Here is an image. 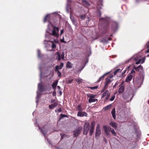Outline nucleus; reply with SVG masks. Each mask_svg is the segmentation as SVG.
<instances>
[{"instance_id": "nucleus-55", "label": "nucleus", "mask_w": 149, "mask_h": 149, "mask_svg": "<svg viewBox=\"0 0 149 149\" xmlns=\"http://www.w3.org/2000/svg\"><path fill=\"white\" fill-rule=\"evenodd\" d=\"M126 70H125L124 72H123L122 73V75H123V74L126 72Z\"/></svg>"}, {"instance_id": "nucleus-4", "label": "nucleus", "mask_w": 149, "mask_h": 149, "mask_svg": "<svg viewBox=\"0 0 149 149\" xmlns=\"http://www.w3.org/2000/svg\"><path fill=\"white\" fill-rule=\"evenodd\" d=\"M88 97H89L88 99V102L90 103L97 101V99H95V95L91 94H89L87 95Z\"/></svg>"}, {"instance_id": "nucleus-40", "label": "nucleus", "mask_w": 149, "mask_h": 149, "mask_svg": "<svg viewBox=\"0 0 149 149\" xmlns=\"http://www.w3.org/2000/svg\"><path fill=\"white\" fill-rule=\"evenodd\" d=\"M141 59H140L139 60L137 61H136V64H139L141 62Z\"/></svg>"}, {"instance_id": "nucleus-56", "label": "nucleus", "mask_w": 149, "mask_h": 149, "mask_svg": "<svg viewBox=\"0 0 149 149\" xmlns=\"http://www.w3.org/2000/svg\"><path fill=\"white\" fill-rule=\"evenodd\" d=\"M99 16H100V17L101 15V13L100 11H99Z\"/></svg>"}, {"instance_id": "nucleus-5", "label": "nucleus", "mask_w": 149, "mask_h": 149, "mask_svg": "<svg viewBox=\"0 0 149 149\" xmlns=\"http://www.w3.org/2000/svg\"><path fill=\"white\" fill-rule=\"evenodd\" d=\"M89 123L88 122H86L84 126L83 134L86 135L89 130Z\"/></svg>"}, {"instance_id": "nucleus-23", "label": "nucleus", "mask_w": 149, "mask_h": 149, "mask_svg": "<svg viewBox=\"0 0 149 149\" xmlns=\"http://www.w3.org/2000/svg\"><path fill=\"white\" fill-rule=\"evenodd\" d=\"M77 109L79 111H81L82 110V109L81 108V104H80L78 105L76 107Z\"/></svg>"}, {"instance_id": "nucleus-51", "label": "nucleus", "mask_w": 149, "mask_h": 149, "mask_svg": "<svg viewBox=\"0 0 149 149\" xmlns=\"http://www.w3.org/2000/svg\"><path fill=\"white\" fill-rule=\"evenodd\" d=\"M144 62V60L143 59H142V60L141 59V63H143Z\"/></svg>"}, {"instance_id": "nucleus-39", "label": "nucleus", "mask_w": 149, "mask_h": 149, "mask_svg": "<svg viewBox=\"0 0 149 149\" xmlns=\"http://www.w3.org/2000/svg\"><path fill=\"white\" fill-rule=\"evenodd\" d=\"M63 63L62 62H61L60 63V69H62L63 67Z\"/></svg>"}, {"instance_id": "nucleus-52", "label": "nucleus", "mask_w": 149, "mask_h": 149, "mask_svg": "<svg viewBox=\"0 0 149 149\" xmlns=\"http://www.w3.org/2000/svg\"><path fill=\"white\" fill-rule=\"evenodd\" d=\"M58 111L59 112H61L62 111V109L61 108H60L58 110Z\"/></svg>"}, {"instance_id": "nucleus-44", "label": "nucleus", "mask_w": 149, "mask_h": 149, "mask_svg": "<svg viewBox=\"0 0 149 149\" xmlns=\"http://www.w3.org/2000/svg\"><path fill=\"white\" fill-rule=\"evenodd\" d=\"M146 46L147 48H149V41L146 43Z\"/></svg>"}, {"instance_id": "nucleus-45", "label": "nucleus", "mask_w": 149, "mask_h": 149, "mask_svg": "<svg viewBox=\"0 0 149 149\" xmlns=\"http://www.w3.org/2000/svg\"><path fill=\"white\" fill-rule=\"evenodd\" d=\"M55 100L54 99H52L50 100V102L52 103L55 101Z\"/></svg>"}, {"instance_id": "nucleus-28", "label": "nucleus", "mask_w": 149, "mask_h": 149, "mask_svg": "<svg viewBox=\"0 0 149 149\" xmlns=\"http://www.w3.org/2000/svg\"><path fill=\"white\" fill-rule=\"evenodd\" d=\"M111 104H110L108 105H107V106H106L105 107H104L103 108V109L104 111H106V110H108L111 107Z\"/></svg>"}, {"instance_id": "nucleus-31", "label": "nucleus", "mask_w": 149, "mask_h": 149, "mask_svg": "<svg viewBox=\"0 0 149 149\" xmlns=\"http://www.w3.org/2000/svg\"><path fill=\"white\" fill-rule=\"evenodd\" d=\"M60 118H62L64 117L68 118V116L66 115L63 114L62 113L60 115Z\"/></svg>"}, {"instance_id": "nucleus-48", "label": "nucleus", "mask_w": 149, "mask_h": 149, "mask_svg": "<svg viewBox=\"0 0 149 149\" xmlns=\"http://www.w3.org/2000/svg\"><path fill=\"white\" fill-rule=\"evenodd\" d=\"M59 93L60 95H61L62 94V92L61 90H58Z\"/></svg>"}, {"instance_id": "nucleus-16", "label": "nucleus", "mask_w": 149, "mask_h": 149, "mask_svg": "<svg viewBox=\"0 0 149 149\" xmlns=\"http://www.w3.org/2000/svg\"><path fill=\"white\" fill-rule=\"evenodd\" d=\"M82 3L83 5H84L85 6L88 7L90 6V4L86 0H82Z\"/></svg>"}, {"instance_id": "nucleus-12", "label": "nucleus", "mask_w": 149, "mask_h": 149, "mask_svg": "<svg viewBox=\"0 0 149 149\" xmlns=\"http://www.w3.org/2000/svg\"><path fill=\"white\" fill-rule=\"evenodd\" d=\"M110 125L113 127L115 129H117L118 124L114 122H111L109 123Z\"/></svg>"}, {"instance_id": "nucleus-41", "label": "nucleus", "mask_w": 149, "mask_h": 149, "mask_svg": "<svg viewBox=\"0 0 149 149\" xmlns=\"http://www.w3.org/2000/svg\"><path fill=\"white\" fill-rule=\"evenodd\" d=\"M118 81H117L116 82V83L113 86V88H115L116 86L118 85Z\"/></svg>"}, {"instance_id": "nucleus-35", "label": "nucleus", "mask_w": 149, "mask_h": 149, "mask_svg": "<svg viewBox=\"0 0 149 149\" xmlns=\"http://www.w3.org/2000/svg\"><path fill=\"white\" fill-rule=\"evenodd\" d=\"M56 72H57V74L58 75V77H61V73L59 71H57Z\"/></svg>"}, {"instance_id": "nucleus-33", "label": "nucleus", "mask_w": 149, "mask_h": 149, "mask_svg": "<svg viewBox=\"0 0 149 149\" xmlns=\"http://www.w3.org/2000/svg\"><path fill=\"white\" fill-rule=\"evenodd\" d=\"M51 47L52 49H55L56 47V45L54 43L52 42Z\"/></svg>"}, {"instance_id": "nucleus-60", "label": "nucleus", "mask_w": 149, "mask_h": 149, "mask_svg": "<svg viewBox=\"0 0 149 149\" xmlns=\"http://www.w3.org/2000/svg\"><path fill=\"white\" fill-rule=\"evenodd\" d=\"M54 94H55V93H54V94H53V95H54Z\"/></svg>"}, {"instance_id": "nucleus-7", "label": "nucleus", "mask_w": 149, "mask_h": 149, "mask_svg": "<svg viewBox=\"0 0 149 149\" xmlns=\"http://www.w3.org/2000/svg\"><path fill=\"white\" fill-rule=\"evenodd\" d=\"M38 89L40 92H43L47 91L48 89V87H47L45 88L43 86L41 83H39L38 84Z\"/></svg>"}, {"instance_id": "nucleus-43", "label": "nucleus", "mask_w": 149, "mask_h": 149, "mask_svg": "<svg viewBox=\"0 0 149 149\" xmlns=\"http://www.w3.org/2000/svg\"><path fill=\"white\" fill-rule=\"evenodd\" d=\"M137 67H135V66H134L133 68V69L135 70L136 71H139V68H137V69H136Z\"/></svg>"}, {"instance_id": "nucleus-32", "label": "nucleus", "mask_w": 149, "mask_h": 149, "mask_svg": "<svg viewBox=\"0 0 149 149\" xmlns=\"http://www.w3.org/2000/svg\"><path fill=\"white\" fill-rule=\"evenodd\" d=\"M61 69H60V67L58 65H56L55 67V71L56 72L57 71H59V70Z\"/></svg>"}, {"instance_id": "nucleus-3", "label": "nucleus", "mask_w": 149, "mask_h": 149, "mask_svg": "<svg viewBox=\"0 0 149 149\" xmlns=\"http://www.w3.org/2000/svg\"><path fill=\"white\" fill-rule=\"evenodd\" d=\"M113 77V75H111L108 77L106 78L105 82V85L104 87V90H105L108 87V86L109 84H110L113 81L111 79Z\"/></svg>"}, {"instance_id": "nucleus-27", "label": "nucleus", "mask_w": 149, "mask_h": 149, "mask_svg": "<svg viewBox=\"0 0 149 149\" xmlns=\"http://www.w3.org/2000/svg\"><path fill=\"white\" fill-rule=\"evenodd\" d=\"M87 87L88 88H90L91 90H95V89H97L98 87V86H93V87L88 86Z\"/></svg>"}, {"instance_id": "nucleus-25", "label": "nucleus", "mask_w": 149, "mask_h": 149, "mask_svg": "<svg viewBox=\"0 0 149 149\" xmlns=\"http://www.w3.org/2000/svg\"><path fill=\"white\" fill-rule=\"evenodd\" d=\"M122 70V69L121 70L120 69H117L115 71V72H114V75H116L118 73H119V72H121Z\"/></svg>"}, {"instance_id": "nucleus-59", "label": "nucleus", "mask_w": 149, "mask_h": 149, "mask_svg": "<svg viewBox=\"0 0 149 149\" xmlns=\"http://www.w3.org/2000/svg\"><path fill=\"white\" fill-rule=\"evenodd\" d=\"M54 94H55V93H54V94H53V95H54Z\"/></svg>"}, {"instance_id": "nucleus-15", "label": "nucleus", "mask_w": 149, "mask_h": 149, "mask_svg": "<svg viewBox=\"0 0 149 149\" xmlns=\"http://www.w3.org/2000/svg\"><path fill=\"white\" fill-rule=\"evenodd\" d=\"M58 105V103L57 102H54L53 104H52L49 105V108L50 109H52L56 107Z\"/></svg>"}, {"instance_id": "nucleus-22", "label": "nucleus", "mask_w": 149, "mask_h": 149, "mask_svg": "<svg viewBox=\"0 0 149 149\" xmlns=\"http://www.w3.org/2000/svg\"><path fill=\"white\" fill-rule=\"evenodd\" d=\"M118 26V24L116 22H113L112 25V27L113 29L116 28Z\"/></svg>"}, {"instance_id": "nucleus-2", "label": "nucleus", "mask_w": 149, "mask_h": 149, "mask_svg": "<svg viewBox=\"0 0 149 149\" xmlns=\"http://www.w3.org/2000/svg\"><path fill=\"white\" fill-rule=\"evenodd\" d=\"M104 132L108 137H110L111 136V135L109 133V132H110L114 136H115L116 135V133L114 130L113 129H112L110 127L104 126Z\"/></svg>"}, {"instance_id": "nucleus-46", "label": "nucleus", "mask_w": 149, "mask_h": 149, "mask_svg": "<svg viewBox=\"0 0 149 149\" xmlns=\"http://www.w3.org/2000/svg\"><path fill=\"white\" fill-rule=\"evenodd\" d=\"M73 81V79H72L71 80H69L68 81V83H69V84H71V83L72 82V81Z\"/></svg>"}, {"instance_id": "nucleus-24", "label": "nucleus", "mask_w": 149, "mask_h": 149, "mask_svg": "<svg viewBox=\"0 0 149 149\" xmlns=\"http://www.w3.org/2000/svg\"><path fill=\"white\" fill-rule=\"evenodd\" d=\"M104 28L105 29V33H107L109 31L108 29L109 28L108 22L107 23L106 26Z\"/></svg>"}, {"instance_id": "nucleus-10", "label": "nucleus", "mask_w": 149, "mask_h": 149, "mask_svg": "<svg viewBox=\"0 0 149 149\" xmlns=\"http://www.w3.org/2000/svg\"><path fill=\"white\" fill-rule=\"evenodd\" d=\"M96 130L95 137L98 136L101 134V130L100 129V125L99 124L97 125L96 128Z\"/></svg>"}, {"instance_id": "nucleus-13", "label": "nucleus", "mask_w": 149, "mask_h": 149, "mask_svg": "<svg viewBox=\"0 0 149 149\" xmlns=\"http://www.w3.org/2000/svg\"><path fill=\"white\" fill-rule=\"evenodd\" d=\"M132 77L133 76L131 74L128 75L125 79V81L126 82H130L132 80Z\"/></svg>"}, {"instance_id": "nucleus-50", "label": "nucleus", "mask_w": 149, "mask_h": 149, "mask_svg": "<svg viewBox=\"0 0 149 149\" xmlns=\"http://www.w3.org/2000/svg\"><path fill=\"white\" fill-rule=\"evenodd\" d=\"M63 29H62L61 31V35L63 33Z\"/></svg>"}, {"instance_id": "nucleus-19", "label": "nucleus", "mask_w": 149, "mask_h": 149, "mask_svg": "<svg viewBox=\"0 0 149 149\" xmlns=\"http://www.w3.org/2000/svg\"><path fill=\"white\" fill-rule=\"evenodd\" d=\"M124 90V87L123 86H122L120 87L118 90V93L119 94L122 93Z\"/></svg>"}, {"instance_id": "nucleus-57", "label": "nucleus", "mask_w": 149, "mask_h": 149, "mask_svg": "<svg viewBox=\"0 0 149 149\" xmlns=\"http://www.w3.org/2000/svg\"><path fill=\"white\" fill-rule=\"evenodd\" d=\"M104 19V18H101L100 19V20H101V19Z\"/></svg>"}, {"instance_id": "nucleus-21", "label": "nucleus", "mask_w": 149, "mask_h": 149, "mask_svg": "<svg viewBox=\"0 0 149 149\" xmlns=\"http://www.w3.org/2000/svg\"><path fill=\"white\" fill-rule=\"evenodd\" d=\"M107 74V73H105L101 77H100L99 79L97 80V82H99L100 81H102L104 79L105 77V76Z\"/></svg>"}, {"instance_id": "nucleus-34", "label": "nucleus", "mask_w": 149, "mask_h": 149, "mask_svg": "<svg viewBox=\"0 0 149 149\" xmlns=\"http://www.w3.org/2000/svg\"><path fill=\"white\" fill-rule=\"evenodd\" d=\"M115 94H116V93H115L114 95L113 96H112L111 97V98L110 99V101H113L114 100V99L115 98Z\"/></svg>"}, {"instance_id": "nucleus-6", "label": "nucleus", "mask_w": 149, "mask_h": 149, "mask_svg": "<svg viewBox=\"0 0 149 149\" xmlns=\"http://www.w3.org/2000/svg\"><path fill=\"white\" fill-rule=\"evenodd\" d=\"M56 59H57L58 61H60L61 58L63 60H64V54L63 52L61 55L59 52H57L56 53Z\"/></svg>"}, {"instance_id": "nucleus-18", "label": "nucleus", "mask_w": 149, "mask_h": 149, "mask_svg": "<svg viewBox=\"0 0 149 149\" xmlns=\"http://www.w3.org/2000/svg\"><path fill=\"white\" fill-rule=\"evenodd\" d=\"M72 64L70 61H68L66 64V67L67 68H71L72 67Z\"/></svg>"}, {"instance_id": "nucleus-1", "label": "nucleus", "mask_w": 149, "mask_h": 149, "mask_svg": "<svg viewBox=\"0 0 149 149\" xmlns=\"http://www.w3.org/2000/svg\"><path fill=\"white\" fill-rule=\"evenodd\" d=\"M52 26H49L48 25V33L52 36L57 38L59 36V28L51 24Z\"/></svg>"}, {"instance_id": "nucleus-14", "label": "nucleus", "mask_w": 149, "mask_h": 149, "mask_svg": "<svg viewBox=\"0 0 149 149\" xmlns=\"http://www.w3.org/2000/svg\"><path fill=\"white\" fill-rule=\"evenodd\" d=\"M50 17L49 15H47L45 17L44 19V22H45L47 21H49L50 24H52L49 21Z\"/></svg>"}, {"instance_id": "nucleus-58", "label": "nucleus", "mask_w": 149, "mask_h": 149, "mask_svg": "<svg viewBox=\"0 0 149 149\" xmlns=\"http://www.w3.org/2000/svg\"><path fill=\"white\" fill-rule=\"evenodd\" d=\"M108 39H109V40H111V38H108Z\"/></svg>"}, {"instance_id": "nucleus-8", "label": "nucleus", "mask_w": 149, "mask_h": 149, "mask_svg": "<svg viewBox=\"0 0 149 149\" xmlns=\"http://www.w3.org/2000/svg\"><path fill=\"white\" fill-rule=\"evenodd\" d=\"M82 129L81 127H79L76 130L73 131V136L74 137H77L81 133Z\"/></svg>"}, {"instance_id": "nucleus-38", "label": "nucleus", "mask_w": 149, "mask_h": 149, "mask_svg": "<svg viewBox=\"0 0 149 149\" xmlns=\"http://www.w3.org/2000/svg\"><path fill=\"white\" fill-rule=\"evenodd\" d=\"M38 52V57H41V54H40V51L39 50H38L37 51Z\"/></svg>"}, {"instance_id": "nucleus-29", "label": "nucleus", "mask_w": 149, "mask_h": 149, "mask_svg": "<svg viewBox=\"0 0 149 149\" xmlns=\"http://www.w3.org/2000/svg\"><path fill=\"white\" fill-rule=\"evenodd\" d=\"M39 129L40 130L41 132L43 134L44 136H45L46 134V132L43 130L41 127H39Z\"/></svg>"}, {"instance_id": "nucleus-26", "label": "nucleus", "mask_w": 149, "mask_h": 149, "mask_svg": "<svg viewBox=\"0 0 149 149\" xmlns=\"http://www.w3.org/2000/svg\"><path fill=\"white\" fill-rule=\"evenodd\" d=\"M75 81L77 82L78 84L81 83L82 82V79L80 78L76 79Z\"/></svg>"}, {"instance_id": "nucleus-53", "label": "nucleus", "mask_w": 149, "mask_h": 149, "mask_svg": "<svg viewBox=\"0 0 149 149\" xmlns=\"http://www.w3.org/2000/svg\"><path fill=\"white\" fill-rule=\"evenodd\" d=\"M148 49L145 51V52L146 53H149V48H147Z\"/></svg>"}, {"instance_id": "nucleus-30", "label": "nucleus", "mask_w": 149, "mask_h": 149, "mask_svg": "<svg viewBox=\"0 0 149 149\" xmlns=\"http://www.w3.org/2000/svg\"><path fill=\"white\" fill-rule=\"evenodd\" d=\"M109 92L108 90H106L105 92H104L102 94V97H103L106 96V95Z\"/></svg>"}, {"instance_id": "nucleus-61", "label": "nucleus", "mask_w": 149, "mask_h": 149, "mask_svg": "<svg viewBox=\"0 0 149 149\" xmlns=\"http://www.w3.org/2000/svg\"><path fill=\"white\" fill-rule=\"evenodd\" d=\"M112 36V35H110V36Z\"/></svg>"}, {"instance_id": "nucleus-9", "label": "nucleus", "mask_w": 149, "mask_h": 149, "mask_svg": "<svg viewBox=\"0 0 149 149\" xmlns=\"http://www.w3.org/2000/svg\"><path fill=\"white\" fill-rule=\"evenodd\" d=\"M95 125V122L94 121H92L91 123V126L90 130V135H92L94 129V126Z\"/></svg>"}, {"instance_id": "nucleus-54", "label": "nucleus", "mask_w": 149, "mask_h": 149, "mask_svg": "<svg viewBox=\"0 0 149 149\" xmlns=\"http://www.w3.org/2000/svg\"><path fill=\"white\" fill-rule=\"evenodd\" d=\"M57 88L58 89V90H61V88L59 86H58Z\"/></svg>"}, {"instance_id": "nucleus-20", "label": "nucleus", "mask_w": 149, "mask_h": 149, "mask_svg": "<svg viewBox=\"0 0 149 149\" xmlns=\"http://www.w3.org/2000/svg\"><path fill=\"white\" fill-rule=\"evenodd\" d=\"M111 113L113 118L114 119H115L116 118V116L115 113V108H114L113 109L111 112Z\"/></svg>"}, {"instance_id": "nucleus-11", "label": "nucleus", "mask_w": 149, "mask_h": 149, "mask_svg": "<svg viewBox=\"0 0 149 149\" xmlns=\"http://www.w3.org/2000/svg\"><path fill=\"white\" fill-rule=\"evenodd\" d=\"M77 115L80 117H83L84 116H87V114L85 112H82L81 111H79L78 112Z\"/></svg>"}, {"instance_id": "nucleus-49", "label": "nucleus", "mask_w": 149, "mask_h": 149, "mask_svg": "<svg viewBox=\"0 0 149 149\" xmlns=\"http://www.w3.org/2000/svg\"><path fill=\"white\" fill-rule=\"evenodd\" d=\"M135 72V71L134 70H132L131 71V73L132 74H133V73L134 74Z\"/></svg>"}, {"instance_id": "nucleus-47", "label": "nucleus", "mask_w": 149, "mask_h": 149, "mask_svg": "<svg viewBox=\"0 0 149 149\" xmlns=\"http://www.w3.org/2000/svg\"><path fill=\"white\" fill-rule=\"evenodd\" d=\"M60 135H61V138H62V139L63 138V137L65 135V134H61Z\"/></svg>"}, {"instance_id": "nucleus-37", "label": "nucleus", "mask_w": 149, "mask_h": 149, "mask_svg": "<svg viewBox=\"0 0 149 149\" xmlns=\"http://www.w3.org/2000/svg\"><path fill=\"white\" fill-rule=\"evenodd\" d=\"M107 96L106 97L105 101H107L109 98V97L110 96V93L109 92L108 93L107 95Z\"/></svg>"}, {"instance_id": "nucleus-36", "label": "nucleus", "mask_w": 149, "mask_h": 149, "mask_svg": "<svg viewBox=\"0 0 149 149\" xmlns=\"http://www.w3.org/2000/svg\"><path fill=\"white\" fill-rule=\"evenodd\" d=\"M86 17V16L84 15H81L80 16V19L81 20L84 19Z\"/></svg>"}, {"instance_id": "nucleus-42", "label": "nucleus", "mask_w": 149, "mask_h": 149, "mask_svg": "<svg viewBox=\"0 0 149 149\" xmlns=\"http://www.w3.org/2000/svg\"><path fill=\"white\" fill-rule=\"evenodd\" d=\"M137 68H139V69H141V70H142L143 69V67L141 65H140L139 66L137 67L136 69H137Z\"/></svg>"}, {"instance_id": "nucleus-17", "label": "nucleus", "mask_w": 149, "mask_h": 149, "mask_svg": "<svg viewBox=\"0 0 149 149\" xmlns=\"http://www.w3.org/2000/svg\"><path fill=\"white\" fill-rule=\"evenodd\" d=\"M58 81V80H56L53 83L52 85V88L53 89H56V86L57 85Z\"/></svg>"}]
</instances>
